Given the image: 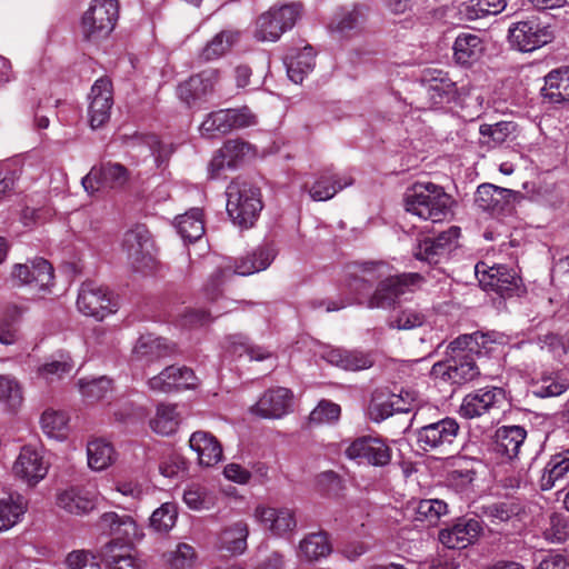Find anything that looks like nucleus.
I'll use <instances>...</instances> for the list:
<instances>
[{"label":"nucleus","instance_id":"obj_1","mask_svg":"<svg viewBox=\"0 0 569 569\" xmlns=\"http://www.w3.org/2000/svg\"><path fill=\"white\" fill-rule=\"evenodd\" d=\"M479 339L485 340V336L476 332L452 341L449 346L451 355L446 360L436 362L431 368V375L453 385H463L476 379L480 371L473 353L478 352L476 348L480 345ZM481 345H485V341Z\"/></svg>","mask_w":569,"mask_h":569},{"label":"nucleus","instance_id":"obj_2","mask_svg":"<svg viewBox=\"0 0 569 569\" xmlns=\"http://www.w3.org/2000/svg\"><path fill=\"white\" fill-rule=\"evenodd\" d=\"M406 211L433 223L446 220L451 213V197L432 182H417L403 198Z\"/></svg>","mask_w":569,"mask_h":569},{"label":"nucleus","instance_id":"obj_3","mask_svg":"<svg viewBox=\"0 0 569 569\" xmlns=\"http://www.w3.org/2000/svg\"><path fill=\"white\" fill-rule=\"evenodd\" d=\"M226 196V209L231 221L240 228L252 227L262 210L260 190L249 181L237 178L228 184Z\"/></svg>","mask_w":569,"mask_h":569},{"label":"nucleus","instance_id":"obj_4","mask_svg":"<svg viewBox=\"0 0 569 569\" xmlns=\"http://www.w3.org/2000/svg\"><path fill=\"white\" fill-rule=\"evenodd\" d=\"M119 18L118 0H92L81 18V33L88 41L107 38Z\"/></svg>","mask_w":569,"mask_h":569},{"label":"nucleus","instance_id":"obj_5","mask_svg":"<svg viewBox=\"0 0 569 569\" xmlns=\"http://www.w3.org/2000/svg\"><path fill=\"white\" fill-rule=\"evenodd\" d=\"M77 308L82 315L102 321L116 313L119 305L116 296L106 287L87 281L79 289Z\"/></svg>","mask_w":569,"mask_h":569},{"label":"nucleus","instance_id":"obj_6","mask_svg":"<svg viewBox=\"0 0 569 569\" xmlns=\"http://www.w3.org/2000/svg\"><path fill=\"white\" fill-rule=\"evenodd\" d=\"M301 14V6L291 3L271 8L256 22L254 37L259 41H277L283 32L291 29Z\"/></svg>","mask_w":569,"mask_h":569},{"label":"nucleus","instance_id":"obj_7","mask_svg":"<svg viewBox=\"0 0 569 569\" xmlns=\"http://www.w3.org/2000/svg\"><path fill=\"white\" fill-rule=\"evenodd\" d=\"M122 249L132 269L146 272L154 267V248L144 226H136L124 233Z\"/></svg>","mask_w":569,"mask_h":569},{"label":"nucleus","instance_id":"obj_8","mask_svg":"<svg viewBox=\"0 0 569 569\" xmlns=\"http://www.w3.org/2000/svg\"><path fill=\"white\" fill-rule=\"evenodd\" d=\"M256 116L248 107L239 109H221L209 113L199 127L200 134L204 138H213L226 134L233 129L253 126Z\"/></svg>","mask_w":569,"mask_h":569},{"label":"nucleus","instance_id":"obj_9","mask_svg":"<svg viewBox=\"0 0 569 569\" xmlns=\"http://www.w3.org/2000/svg\"><path fill=\"white\" fill-rule=\"evenodd\" d=\"M421 279L419 273L391 276L388 269L386 276L378 280L379 283L375 292L368 299L367 305L369 308H389L393 306L397 299L410 287L419 284Z\"/></svg>","mask_w":569,"mask_h":569},{"label":"nucleus","instance_id":"obj_10","mask_svg":"<svg viewBox=\"0 0 569 569\" xmlns=\"http://www.w3.org/2000/svg\"><path fill=\"white\" fill-rule=\"evenodd\" d=\"M348 459L359 465L366 463L372 467H386L390 463L391 448L378 437L361 436L352 440L345 449Z\"/></svg>","mask_w":569,"mask_h":569},{"label":"nucleus","instance_id":"obj_11","mask_svg":"<svg viewBox=\"0 0 569 569\" xmlns=\"http://www.w3.org/2000/svg\"><path fill=\"white\" fill-rule=\"evenodd\" d=\"M508 38L512 48L522 52H531L549 43L553 36L548 27L530 19L512 23Z\"/></svg>","mask_w":569,"mask_h":569},{"label":"nucleus","instance_id":"obj_12","mask_svg":"<svg viewBox=\"0 0 569 569\" xmlns=\"http://www.w3.org/2000/svg\"><path fill=\"white\" fill-rule=\"evenodd\" d=\"M475 273L480 286L500 296H509L518 288L519 278L516 272L502 264L489 266L480 261L475 266Z\"/></svg>","mask_w":569,"mask_h":569},{"label":"nucleus","instance_id":"obj_13","mask_svg":"<svg viewBox=\"0 0 569 569\" xmlns=\"http://www.w3.org/2000/svg\"><path fill=\"white\" fill-rule=\"evenodd\" d=\"M11 278L18 286H29L36 291H47L53 283V268L42 258L31 261V264L13 266Z\"/></svg>","mask_w":569,"mask_h":569},{"label":"nucleus","instance_id":"obj_14","mask_svg":"<svg viewBox=\"0 0 569 569\" xmlns=\"http://www.w3.org/2000/svg\"><path fill=\"white\" fill-rule=\"evenodd\" d=\"M458 432V422L452 418H445L420 428L417 432V441L425 451L445 450L453 443Z\"/></svg>","mask_w":569,"mask_h":569},{"label":"nucleus","instance_id":"obj_15","mask_svg":"<svg viewBox=\"0 0 569 569\" xmlns=\"http://www.w3.org/2000/svg\"><path fill=\"white\" fill-rule=\"evenodd\" d=\"M113 106L112 83L108 78H99L89 94L88 117L92 129L102 127L110 119Z\"/></svg>","mask_w":569,"mask_h":569},{"label":"nucleus","instance_id":"obj_16","mask_svg":"<svg viewBox=\"0 0 569 569\" xmlns=\"http://www.w3.org/2000/svg\"><path fill=\"white\" fill-rule=\"evenodd\" d=\"M481 531L478 519L461 517L439 531V541L449 549H465L477 541Z\"/></svg>","mask_w":569,"mask_h":569},{"label":"nucleus","instance_id":"obj_17","mask_svg":"<svg viewBox=\"0 0 569 569\" xmlns=\"http://www.w3.org/2000/svg\"><path fill=\"white\" fill-rule=\"evenodd\" d=\"M128 180V171L120 163H103L93 167L82 180V187L89 194H94L101 189H113L123 186Z\"/></svg>","mask_w":569,"mask_h":569},{"label":"nucleus","instance_id":"obj_18","mask_svg":"<svg viewBox=\"0 0 569 569\" xmlns=\"http://www.w3.org/2000/svg\"><path fill=\"white\" fill-rule=\"evenodd\" d=\"M505 391L498 387L481 388L467 395L460 406V416L472 419L500 408L505 401Z\"/></svg>","mask_w":569,"mask_h":569},{"label":"nucleus","instance_id":"obj_19","mask_svg":"<svg viewBox=\"0 0 569 569\" xmlns=\"http://www.w3.org/2000/svg\"><path fill=\"white\" fill-rule=\"evenodd\" d=\"M260 270L257 268L251 254L241 258L234 264L230 260L223 261L217 269L209 276L204 286V292L210 299H216L221 293V287L233 274L250 276Z\"/></svg>","mask_w":569,"mask_h":569},{"label":"nucleus","instance_id":"obj_20","mask_svg":"<svg viewBox=\"0 0 569 569\" xmlns=\"http://www.w3.org/2000/svg\"><path fill=\"white\" fill-rule=\"evenodd\" d=\"M292 405V392L283 387L267 390L250 408V412L264 419H279L287 415Z\"/></svg>","mask_w":569,"mask_h":569},{"label":"nucleus","instance_id":"obj_21","mask_svg":"<svg viewBox=\"0 0 569 569\" xmlns=\"http://www.w3.org/2000/svg\"><path fill=\"white\" fill-rule=\"evenodd\" d=\"M99 526L104 532L114 536L111 541H118L120 545H132L143 537L142 530L128 515L104 512L99 519Z\"/></svg>","mask_w":569,"mask_h":569},{"label":"nucleus","instance_id":"obj_22","mask_svg":"<svg viewBox=\"0 0 569 569\" xmlns=\"http://www.w3.org/2000/svg\"><path fill=\"white\" fill-rule=\"evenodd\" d=\"M12 470L16 477L28 485H36L46 477L48 465L39 450L31 446H24L16 459Z\"/></svg>","mask_w":569,"mask_h":569},{"label":"nucleus","instance_id":"obj_23","mask_svg":"<svg viewBox=\"0 0 569 569\" xmlns=\"http://www.w3.org/2000/svg\"><path fill=\"white\" fill-rule=\"evenodd\" d=\"M219 79L220 72L218 69H208L191 76L178 87L179 98L191 106L211 94Z\"/></svg>","mask_w":569,"mask_h":569},{"label":"nucleus","instance_id":"obj_24","mask_svg":"<svg viewBox=\"0 0 569 569\" xmlns=\"http://www.w3.org/2000/svg\"><path fill=\"white\" fill-rule=\"evenodd\" d=\"M257 521L273 536L283 537L297 527L295 512L289 508L258 506L254 509Z\"/></svg>","mask_w":569,"mask_h":569},{"label":"nucleus","instance_id":"obj_25","mask_svg":"<svg viewBox=\"0 0 569 569\" xmlns=\"http://www.w3.org/2000/svg\"><path fill=\"white\" fill-rule=\"evenodd\" d=\"M517 192L485 183L478 187L475 194V204L482 211L492 214H500L510 209L511 203L517 198Z\"/></svg>","mask_w":569,"mask_h":569},{"label":"nucleus","instance_id":"obj_26","mask_svg":"<svg viewBox=\"0 0 569 569\" xmlns=\"http://www.w3.org/2000/svg\"><path fill=\"white\" fill-rule=\"evenodd\" d=\"M352 183L353 179L351 176L347 173L340 174L331 170H326L319 173L310 186L306 183L303 189L308 191L312 200L327 201Z\"/></svg>","mask_w":569,"mask_h":569},{"label":"nucleus","instance_id":"obj_27","mask_svg":"<svg viewBox=\"0 0 569 569\" xmlns=\"http://www.w3.org/2000/svg\"><path fill=\"white\" fill-rule=\"evenodd\" d=\"M527 437V431L520 426H503L498 428L492 442V452L501 461L515 459Z\"/></svg>","mask_w":569,"mask_h":569},{"label":"nucleus","instance_id":"obj_28","mask_svg":"<svg viewBox=\"0 0 569 569\" xmlns=\"http://www.w3.org/2000/svg\"><path fill=\"white\" fill-rule=\"evenodd\" d=\"M459 228L451 227L440 232L436 238H427L419 242L415 256L419 260L429 263H437L441 257L446 256L455 240L459 237Z\"/></svg>","mask_w":569,"mask_h":569},{"label":"nucleus","instance_id":"obj_29","mask_svg":"<svg viewBox=\"0 0 569 569\" xmlns=\"http://www.w3.org/2000/svg\"><path fill=\"white\" fill-rule=\"evenodd\" d=\"M322 358L330 365L349 371L366 370L375 363L371 352L342 348H327L322 352Z\"/></svg>","mask_w":569,"mask_h":569},{"label":"nucleus","instance_id":"obj_30","mask_svg":"<svg viewBox=\"0 0 569 569\" xmlns=\"http://www.w3.org/2000/svg\"><path fill=\"white\" fill-rule=\"evenodd\" d=\"M421 399L418 391L411 388H402L398 393H392L387 401L377 403L371 410H377L376 420H383L393 413L409 412L420 406ZM373 413V411H371Z\"/></svg>","mask_w":569,"mask_h":569},{"label":"nucleus","instance_id":"obj_31","mask_svg":"<svg viewBox=\"0 0 569 569\" xmlns=\"http://www.w3.org/2000/svg\"><path fill=\"white\" fill-rule=\"evenodd\" d=\"M287 73L295 83H301L316 66V53L309 44L302 48H292L284 58Z\"/></svg>","mask_w":569,"mask_h":569},{"label":"nucleus","instance_id":"obj_32","mask_svg":"<svg viewBox=\"0 0 569 569\" xmlns=\"http://www.w3.org/2000/svg\"><path fill=\"white\" fill-rule=\"evenodd\" d=\"M569 478V448H562L550 457L542 469L539 486L542 491L555 488Z\"/></svg>","mask_w":569,"mask_h":569},{"label":"nucleus","instance_id":"obj_33","mask_svg":"<svg viewBox=\"0 0 569 569\" xmlns=\"http://www.w3.org/2000/svg\"><path fill=\"white\" fill-rule=\"evenodd\" d=\"M190 448L197 453L201 466L212 467L222 459V447L218 439L207 431H196L189 439Z\"/></svg>","mask_w":569,"mask_h":569},{"label":"nucleus","instance_id":"obj_34","mask_svg":"<svg viewBox=\"0 0 569 569\" xmlns=\"http://www.w3.org/2000/svg\"><path fill=\"white\" fill-rule=\"evenodd\" d=\"M97 493L82 487H71L60 492L57 498L59 507L74 515H83L93 510Z\"/></svg>","mask_w":569,"mask_h":569},{"label":"nucleus","instance_id":"obj_35","mask_svg":"<svg viewBox=\"0 0 569 569\" xmlns=\"http://www.w3.org/2000/svg\"><path fill=\"white\" fill-rule=\"evenodd\" d=\"M173 350L174 346L167 339L147 335L137 340L132 355L136 360L149 363L170 356Z\"/></svg>","mask_w":569,"mask_h":569},{"label":"nucleus","instance_id":"obj_36","mask_svg":"<svg viewBox=\"0 0 569 569\" xmlns=\"http://www.w3.org/2000/svg\"><path fill=\"white\" fill-rule=\"evenodd\" d=\"M425 94L431 106L449 103L456 98V83L441 71H433L423 84Z\"/></svg>","mask_w":569,"mask_h":569},{"label":"nucleus","instance_id":"obj_37","mask_svg":"<svg viewBox=\"0 0 569 569\" xmlns=\"http://www.w3.org/2000/svg\"><path fill=\"white\" fill-rule=\"evenodd\" d=\"M239 31L221 30L220 32L214 34L199 51V61L210 62L222 58L239 41Z\"/></svg>","mask_w":569,"mask_h":569},{"label":"nucleus","instance_id":"obj_38","mask_svg":"<svg viewBox=\"0 0 569 569\" xmlns=\"http://www.w3.org/2000/svg\"><path fill=\"white\" fill-rule=\"evenodd\" d=\"M541 94L550 103L569 102V67L550 71L545 78Z\"/></svg>","mask_w":569,"mask_h":569},{"label":"nucleus","instance_id":"obj_39","mask_svg":"<svg viewBox=\"0 0 569 569\" xmlns=\"http://www.w3.org/2000/svg\"><path fill=\"white\" fill-rule=\"evenodd\" d=\"M27 510L28 503L19 493H10L0 498V532L8 531L18 525Z\"/></svg>","mask_w":569,"mask_h":569},{"label":"nucleus","instance_id":"obj_40","mask_svg":"<svg viewBox=\"0 0 569 569\" xmlns=\"http://www.w3.org/2000/svg\"><path fill=\"white\" fill-rule=\"evenodd\" d=\"M131 546L110 541L101 548L100 558L111 569H137L138 563L132 553Z\"/></svg>","mask_w":569,"mask_h":569},{"label":"nucleus","instance_id":"obj_41","mask_svg":"<svg viewBox=\"0 0 569 569\" xmlns=\"http://www.w3.org/2000/svg\"><path fill=\"white\" fill-rule=\"evenodd\" d=\"M117 452L104 439H92L87 443V462L93 471H103L114 463Z\"/></svg>","mask_w":569,"mask_h":569},{"label":"nucleus","instance_id":"obj_42","mask_svg":"<svg viewBox=\"0 0 569 569\" xmlns=\"http://www.w3.org/2000/svg\"><path fill=\"white\" fill-rule=\"evenodd\" d=\"M483 52L482 39L475 33H460L453 43V56L460 64H471L480 59Z\"/></svg>","mask_w":569,"mask_h":569},{"label":"nucleus","instance_id":"obj_43","mask_svg":"<svg viewBox=\"0 0 569 569\" xmlns=\"http://www.w3.org/2000/svg\"><path fill=\"white\" fill-rule=\"evenodd\" d=\"M367 8L363 6H353L351 8H341L335 14L331 27L341 34H350L360 31L367 20Z\"/></svg>","mask_w":569,"mask_h":569},{"label":"nucleus","instance_id":"obj_44","mask_svg":"<svg viewBox=\"0 0 569 569\" xmlns=\"http://www.w3.org/2000/svg\"><path fill=\"white\" fill-rule=\"evenodd\" d=\"M531 393L537 398H551L569 389V380L557 372H542L531 382Z\"/></svg>","mask_w":569,"mask_h":569},{"label":"nucleus","instance_id":"obj_45","mask_svg":"<svg viewBox=\"0 0 569 569\" xmlns=\"http://www.w3.org/2000/svg\"><path fill=\"white\" fill-rule=\"evenodd\" d=\"M251 151V146L242 140H228L210 162L212 171L220 170L224 164L233 167Z\"/></svg>","mask_w":569,"mask_h":569},{"label":"nucleus","instance_id":"obj_46","mask_svg":"<svg viewBox=\"0 0 569 569\" xmlns=\"http://www.w3.org/2000/svg\"><path fill=\"white\" fill-rule=\"evenodd\" d=\"M248 535V525L244 521H237L221 532L219 547L232 555H241L247 549Z\"/></svg>","mask_w":569,"mask_h":569},{"label":"nucleus","instance_id":"obj_47","mask_svg":"<svg viewBox=\"0 0 569 569\" xmlns=\"http://www.w3.org/2000/svg\"><path fill=\"white\" fill-rule=\"evenodd\" d=\"M517 124L512 121H500L493 124H481L479 128L480 143L489 149L505 143L516 132Z\"/></svg>","mask_w":569,"mask_h":569},{"label":"nucleus","instance_id":"obj_48","mask_svg":"<svg viewBox=\"0 0 569 569\" xmlns=\"http://www.w3.org/2000/svg\"><path fill=\"white\" fill-rule=\"evenodd\" d=\"M180 420L177 406L161 403L157 407L156 415L150 419L149 426L158 435L170 436L178 430Z\"/></svg>","mask_w":569,"mask_h":569},{"label":"nucleus","instance_id":"obj_49","mask_svg":"<svg viewBox=\"0 0 569 569\" xmlns=\"http://www.w3.org/2000/svg\"><path fill=\"white\" fill-rule=\"evenodd\" d=\"M387 270L388 266L385 263H371L361 269V274H352L349 278L348 288L350 291L361 297L369 291L372 282L386 276Z\"/></svg>","mask_w":569,"mask_h":569},{"label":"nucleus","instance_id":"obj_50","mask_svg":"<svg viewBox=\"0 0 569 569\" xmlns=\"http://www.w3.org/2000/svg\"><path fill=\"white\" fill-rule=\"evenodd\" d=\"M176 228L183 240L190 242L200 239L204 233L202 211L193 208L176 218Z\"/></svg>","mask_w":569,"mask_h":569},{"label":"nucleus","instance_id":"obj_51","mask_svg":"<svg viewBox=\"0 0 569 569\" xmlns=\"http://www.w3.org/2000/svg\"><path fill=\"white\" fill-rule=\"evenodd\" d=\"M331 552L328 537L323 532L310 533L299 543L298 556L308 561L327 557Z\"/></svg>","mask_w":569,"mask_h":569},{"label":"nucleus","instance_id":"obj_52","mask_svg":"<svg viewBox=\"0 0 569 569\" xmlns=\"http://www.w3.org/2000/svg\"><path fill=\"white\" fill-rule=\"evenodd\" d=\"M43 432L54 439H64L68 432L69 417L66 412L47 409L40 419Z\"/></svg>","mask_w":569,"mask_h":569},{"label":"nucleus","instance_id":"obj_53","mask_svg":"<svg viewBox=\"0 0 569 569\" xmlns=\"http://www.w3.org/2000/svg\"><path fill=\"white\" fill-rule=\"evenodd\" d=\"M23 401L20 382L10 375H0V403L9 410H16Z\"/></svg>","mask_w":569,"mask_h":569},{"label":"nucleus","instance_id":"obj_54","mask_svg":"<svg viewBox=\"0 0 569 569\" xmlns=\"http://www.w3.org/2000/svg\"><path fill=\"white\" fill-rule=\"evenodd\" d=\"M447 513L448 505L440 499H423L415 507V519L430 525L437 523Z\"/></svg>","mask_w":569,"mask_h":569},{"label":"nucleus","instance_id":"obj_55","mask_svg":"<svg viewBox=\"0 0 569 569\" xmlns=\"http://www.w3.org/2000/svg\"><path fill=\"white\" fill-rule=\"evenodd\" d=\"M228 349L238 356L248 353L251 360H264L270 357V353L261 347H251L248 338L243 335L236 333L227 338Z\"/></svg>","mask_w":569,"mask_h":569},{"label":"nucleus","instance_id":"obj_56","mask_svg":"<svg viewBox=\"0 0 569 569\" xmlns=\"http://www.w3.org/2000/svg\"><path fill=\"white\" fill-rule=\"evenodd\" d=\"M79 390L81 395L92 401L100 400L111 391V380L104 376L92 379H80Z\"/></svg>","mask_w":569,"mask_h":569},{"label":"nucleus","instance_id":"obj_57","mask_svg":"<svg viewBox=\"0 0 569 569\" xmlns=\"http://www.w3.org/2000/svg\"><path fill=\"white\" fill-rule=\"evenodd\" d=\"M178 516L174 503L164 502L150 517V526L159 532H168L176 523Z\"/></svg>","mask_w":569,"mask_h":569},{"label":"nucleus","instance_id":"obj_58","mask_svg":"<svg viewBox=\"0 0 569 569\" xmlns=\"http://www.w3.org/2000/svg\"><path fill=\"white\" fill-rule=\"evenodd\" d=\"M183 501L190 509L198 511L210 509L214 503L213 496L199 485H192L184 490Z\"/></svg>","mask_w":569,"mask_h":569},{"label":"nucleus","instance_id":"obj_59","mask_svg":"<svg viewBox=\"0 0 569 569\" xmlns=\"http://www.w3.org/2000/svg\"><path fill=\"white\" fill-rule=\"evenodd\" d=\"M73 365L69 357L61 356L60 359L50 360L39 367L38 373L48 381L62 378L71 372Z\"/></svg>","mask_w":569,"mask_h":569},{"label":"nucleus","instance_id":"obj_60","mask_svg":"<svg viewBox=\"0 0 569 569\" xmlns=\"http://www.w3.org/2000/svg\"><path fill=\"white\" fill-rule=\"evenodd\" d=\"M171 569H190L196 561L194 549L187 543H179L167 558Z\"/></svg>","mask_w":569,"mask_h":569},{"label":"nucleus","instance_id":"obj_61","mask_svg":"<svg viewBox=\"0 0 569 569\" xmlns=\"http://www.w3.org/2000/svg\"><path fill=\"white\" fill-rule=\"evenodd\" d=\"M340 412L339 405L323 400L311 411L310 421L313 423L335 422L339 419Z\"/></svg>","mask_w":569,"mask_h":569},{"label":"nucleus","instance_id":"obj_62","mask_svg":"<svg viewBox=\"0 0 569 569\" xmlns=\"http://www.w3.org/2000/svg\"><path fill=\"white\" fill-rule=\"evenodd\" d=\"M426 318L416 310H403L391 322V327L399 330H411L423 325Z\"/></svg>","mask_w":569,"mask_h":569},{"label":"nucleus","instance_id":"obj_63","mask_svg":"<svg viewBox=\"0 0 569 569\" xmlns=\"http://www.w3.org/2000/svg\"><path fill=\"white\" fill-rule=\"evenodd\" d=\"M184 459L176 453L166 456L159 465V471L167 478L177 477L180 472L186 470Z\"/></svg>","mask_w":569,"mask_h":569},{"label":"nucleus","instance_id":"obj_64","mask_svg":"<svg viewBox=\"0 0 569 569\" xmlns=\"http://www.w3.org/2000/svg\"><path fill=\"white\" fill-rule=\"evenodd\" d=\"M67 563L71 569H100L96 557L83 550L70 552Z\"/></svg>","mask_w":569,"mask_h":569}]
</instances>
